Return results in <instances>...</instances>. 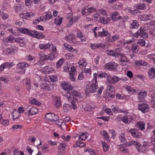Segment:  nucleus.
Wrapping results in <instances>:
<instances>
[{
	"mask_svg": "<svg viewBox=\"0 0 155 155\" xmlns=\"http://www.w3.org/2000/svg\"><path fill=\"white\" fill-rule=\"evenodd\" d=\"M80 94L76 91L68 92L65 95L68 102L71 104L72 108L74 110L77 109V106L74 99L75 101H77L78 98H80Z\"/></svg>",
	"mask_w": 155,
	"mask_h": 155,
	"instance_id": "nucleus-1",
	"label": "nucleus"
},
{
	"mask_svg": "<svg viewBox=\"0 0 155 155\" xmlns=\"http://www.w3.org/2000/svg\"><path fill=\"white\" fill-rule=\"evenodd\" d=\"M97 74L96 73L94 74V78L92 83L88 88H86L85 92L86 94L88 93L89 91L92 93H94L96 91L98 88L97 85Z\"/></svg>",
	"mask_w": 155,
	"mask_h": 155,
	"instance_id": "nucleus-2",
	"label": "nucleus"
},
{
	"mask_svg": "<svg viewBox=\"0 0 155 155\" xmlns=\"http://www.w3.org/2000/svg\"><path fill=\"white\" fill-rule=\"evenodd\" d=\"M30 66V65L29 64L25 62H24L23 63L19 62L17 65V67L18 69L21 70L22 71L21 73L22 74H24L25 73V68L28 67Z\"/></svg>",
	"mask_w": 155,
	"mask_h": 155,
	"instance_id": "nucleus-3",
	"label": "nucleus"
},
{
	"mask_svg": "<svg viewBox=\"0 0 155 155\" xmlns=\"http://www.w3.org/2000/svg\"><path fill=\"white\" fill-rule=\"evenodd\" d=\"M40 87L41 88L47 91H51L53 89L54 85L52 84H47L46 82L44 81L41 84Z\"/></svg>",
	"mask_w": 155,
	"mask_h": 155,
	"instance_id": "nucleus-4",
	"label": "nucleus"
},
{
	"mask_svg": "<svg viewBox=\"0 0 155 155\" xmlns=\"http://www.w3.org/2000/svg\"><path fill=\"white\" fill-rule=\"evenodd\" d=\"M132 145L136 146L137 149L138 151L140 150L142 147L141 145L138 141L131 140L127 143V146H129Z\"/></svg>",
	"mask_w": 155,
	"mask_h": 155,
	"instance_id": "nucleus-5",
	"label": "nucleus"
},
{
	"mask_svg": "<svg viewBox=\"0 0 155 155\" xmlns=\"http://www.w3.org/2000/svg\"><path fill=\"white\" fill-rule=\"evenodd\" d=\"M120 56V59L119 60L120 62V64L122 66H124L127 65V63L129 62L128 58L124 56L122 54H119L118 56Z\"/></svg>",
	"mask_w": 155,
	"mask_h": 155,
	"instance_id": "nucleus-6",
	"label": "nucleus"
},
{
	"mask_svg": "<svg viewBox=\"0 0 155 155\" xmlns=\"http://www.w3.org/2000/svg\"><path fill=\"white\" fill-rule=\"evenodd\" d=\"M138 109L143 113H145L148 111L149 108L148 106L145 104H140L138 105Z\"/></svg>",
	"mask_w": 155,
	"mask_h": 155,
	"instance_id": "nucleus-7",
	"label": "nucleus"
},
{
	"mask_svg": "<svg viewBox=\"0 0 155 155\" xmlns=\"http://www.w3.org/2000/svg\"><path fill=\"white\" fill-rule=\"evenodd\" d=\"M31 36L33 38L40 39L44 38L45 36L41 32H38L36 30H32Z\"/></svg>",
	"mask_w": 155,
	"mask_h": 155,
	"instance_id": "nucleus-8",
	"label": "nucleus"
},
{
	"mask_svg": "<svg viewBox=\"0 0 155 155\" xmlns=\"http://www.w3.org/2000/svg\"><path fill=\"white\" fill-rule=\"evenodd\" d=\"M62 88L65 91H68V92L73 89V87L69 83L64 82L61 84Z\"/></svg>",
	"mask_w": 155,
	"mask_h": 155,
	"instance_id": "nucleus-9",
	"label": "nucleus"
},
{
	"mask_svg": "<svg viewBox=\"0 0 155 155\" xmlns=\"http://www.w3.org/2000/svg\"><path fill=\"white\" fill-rule=\"evenodd\" d=\"M26 110L28 111L29 114L30 115L35 114L38 112L37 108L35 107H31V106H27Z\"/></svg>",
	"mask_w": 155,
	"mask_h": 155,
	"instance_id": "nucleus-10",
	"label": "nucleus"
},
{
	"mask_svg": "<svg viewBox=\"0 0 155 155\" xmlns=\"http://www.w3.org/2000/svg\"><path fill=\"white\" fill-rule=\"evenodd\" d=\"M107 80L109 83L111 84H115L120 81V78L115 76H114L112 78L110 76H109V77H108Z\"/></svg>",
	"mask_w": 155,
	"mask_h": 155,
	"instance_id": "nucleus-11",
	"label": "nucleus"
},
{
	"mask_svg": "<svg viewBox=\"0 0 155 155\" xmlns=\"http://www.w3.org/2000/svg\"><path fill=\"white\" fill-rule=\"evenodd\" d=\"M130 132L134 137L139 138L141 136V133L139 132L136 129L134 128L130 129Z\"/></svg>",
	"mask_w": 155,
	"mask_h": 155,
	"instance_id": "nucleus-12",
	"label": "nucleus"
},
{
	"mask_svg": "<svg viewBox=\"0 0 155 155\" xmlns=\"http://www.w3.org/2000/svg\"><path fill=\"white\" fill-rule=\"evenodd\" d=\"M111 15L112 20L114 21H116L122 18L121 16H119L118 13L117 12H113L111 14Z\"/></svg>",
	"mask_w": 155,
	"mask_h": 155,
	"instance_id": "nucleus-13",
	"label": "nucleus"
},
{
	"mask_svg": "<svg viewBox=\"0 0 155 155\" xmlns=\"http://www.w3.org/2000/svg\"><path fill=\"white\" fill-rule=\"evenodd\" d=\"M18 30L21 33L23 34H27L31 36L32 34V30L30 31L28 28H19Z\"/></svg>",
	"mask_w": 155,
	"mask_h": 155,
	"instance_id": "nucleus-14",
	"label": "nucleus"
},
{
	"mask_svg": "<svg viewBox=\"0 0 155 155\" xmlns=\"http://www.w3.org/2000/svg\"><path fill=\"white\" fill-rule=\"evenodd\" d=\"M139 35L141 37L146 38L148 37V34L143 28H140L139 29Z\"/></svg>",
	"mask_w": 155,
	"mask_h": 155,
	"instance_id": "nucleus-15",
	"label": "nucleus"
},
{
	"mask_svg": "<svg viewBox=\"0 0 155 155\" xmlns=\"http://www.w3.org/2000/svg\"><path fill=\"white\" fill-rule=\"evenodd\" d=\"M114 64L115 63L113 62H110L107 64L106 65V68L113 71H116V68L114 66Z\"/></svg>",
	"mask_w": 155,
	"mask_h": 155,
	"instance_id": "nucleus-16",
	"label": "nucleus"
},
{
	"mask_svg": "<svg viewBox=\"0 0 155 155\" xmlns=\"http://www.w3.org/2000/svg\"><path fill=\"white\" fill-rule=\"evenodd\" d=\"M147 95V92L145 91L143 92H140L138 94V97L139 101L142 102L144 99V98Z\"/></svg>",
	"mask_w": 155,
	"mask_h": 155,
	"instance_id": "nucleus-17",
	"label": "nucleus"
},
{
	"mask_svg": "<svg viewBox=\"0 0 155 155\" xmlns=\"http://www.w3.org/2000/svg\"><path fill=\"white\" fill-rule=\"evenodd\" d=\"M145 124L143 122H138L136 124V126L137 128H139L141 130H144L145 128Z\"/></svg>",
	"mask_w": 155,
	"mask_h": 155,
	"instance_id": "nucleus-18",
	"label": "nucleus"
},
{
	"mask_svg": "<svg viewBox=\"0 0 155 155\" xmlns=\"http://www.w3.org/2000/svg\"><path fill=\"white\" fill-rule=\"evenodd\" d=\"M51 45V44L49 43L46 44H40L39 45V48L41 49L46 50L49 48Z\"/></svg>",
	"mask_w": 155,
	"mask_h": 155,
	"instance_id": "nucleus-19",
	"label": "nucleus"
},
{
	"mask_svg": "<svg viewBox=\"0 0 155 155\" xmlns=\"http://www.w3.org/2000/svg\"><path fill=\"white\" fill-rule=\"evenodd\" d=\"M106 52L108 54L114 57H118L119 54V53L116 52V50L115 51L113 50H107Z\"/></svg>",
	"mask_w": 155,
	"mask_h": 155,
	"instance_id": "nucleus-20",
	"label": "nucleus"
},
{
	"mask_svg": "<svg viewBox=\"0 0 155 155\" xmlns=\"http://www.w3.org/2000/svg\"><path fill=\"white\" fill-rule=\"evenodd\" d=\"M109 18H104V16L101 17L99 20V21L104 24H107L109 22Z\"/></svg>",
	"mask_w": 155,
	"mask_h": 155,
	"instance_id": "nucleus-21",
	"label": "nucleus"
},
{
	"mask_svg": "<svg viewBox=\"0 0 155 155\" xmlns=\"http://www.w3.org/2000/svg\"><path fill=\"white\" fill-rule=\"evenodd\" d=\"M54 54L52 53L49 54L48 55H44V60L46 59L47 60H52L54 58Z\"/></svg>",
	"mask_w": 155,
	"mask_h": 155,
	"instance_id": "nucleus-22",
	"label": "nucleus"
},
{
	"mask_svg": "<svg viewBox=\"0 0 155 155\" xmlns=\"http://www.w3.org/2000/svg\"><path fill=\"white\" fill-rule=\"evenodd\" d=\"M149 77L150 78L152 79L155 78V68L150 69L148 72Z\"/></svg>",
	"mask_w": 155,
	"mask_h": 155,
	"instance_id": "nucleus-23",
	"label": "nucleus"
},
{
	"mask_svg": "<svg viewBox=\"0 0 155 155\" xmlns=\"http://www.w3.org/2000/svg\"><path fill=\"white\" fill-rule=\"evenodd\" d=\"M66 145L64 143H60V146L58 147V152H62L65 153L64 150Z\"/></svg>",
	"mask_w": 155,
	"mask_h": 155,
	"instance_id": "nucleus-24",
	"label": "nucleus"
},
{
	"mask_svg": "<svg viewBox=\"0 0 155 155\" xmlns=\"http://www.w3.org/2000/svg\"><path fill=\"white\" fill-rule=\"evenodd\" d=\"M139 49V47L137 44L134 43L132 45L131 50L132 52L137 53L138 52Z\"/></svg>",
	"mask_w": 155,
	"mask_h": 155,
	"instance_id": "nucleus-25",
	"label": "nucleus"
},
{
	"mask_svg": "<svg viewBox=\"0 0 155 155\" xmlns=\"http://www.w3.org/2000/svg\"><path fill=\"white\" fill-rule=\"evenodd\" d=\"M115 89L114 87L111 84H109L107 86V91L109 92L108 94H110V93H112L114 91Z\"/></svg>",
	"mask_w": 155,
	"mask_h": 155,
	"instance_id": "nucleus-26",
	"label": "nucleus"
},
{
	"mask_svg": "<svg viewBox=\"0 0 155 155\" xmlns=\"http://www.w3.org/2000/svg\"><path fill=\"white\" fill-rule=\"evenodd\" d=\"M54 101L55 103L54 105L55 107L57 108H59L61 106V100L58 97H56L54 99Z\"/></svg>",
	"mask_w": 155,
	"mask_h": 155,
	"instance_id": "nucleus-27",
	"label": "nucleus"
},
{
	"mask_svg": "<svg viewBox=\"0 0 155 155\" xmlns=\"http://www.w3.org/2000/svg\"><path fill=\"white\" fill-rule=\"evenodd\" d=\"M44 17L45 21L52 19L53 17L51 13L50 12H48L45 13H44Z\"/></svg>",
	"mask_w": 155,
	"mask_h": 155,
	"instance_id": "nucleus-28",
	"label": "nucleus"
},
{
	"mask_svg": "<svg viewBox=\"0 0 155 155\" xmlns=\"http://www.w3.org/2000/svg\"><path fill=\"white\" fill-rule=\"evenodd\" d=\"M20 114V113L16 109L14 110L12 112L13 119L14 120L18 118Z\"/></svg>",
	"mask_w": 155,
	"mask_h": 155,
	"instance_id": "nucleus-29",
	"label": "nucleus"
},
{
	"mask_svg": "<svg viewBox=\"0 0 155 155\" xmlns=\"http://www.w3.org/2000/svg\"><path fill=\"white\" fill-rule=\"evenodd\" d=\"M105 47V45L103 44H91V47L92 49H96L99 47L103 48Z\"/></svg>",
	"mask_w": 155,
	"mask_h": 155,
	"instance_id": "nucleus-30",
	"label": "nucleus"
},
{
	"mask_svg": "<svg viewBox=\"0 0 155 155\" xmlns=\"http://www.w3.org/2000/svg\"><path fill=\"white\" fill-rule=\"evenodd\" d=\"M139 25L137 21L136 20L133 21V22L130 25V28L134 29L137 28L139 27Z\"/></svg>",
	"mask_w": 155,
	"mask_h": 155,
	"instance_id": "nucleus-31",
	"label": "nucleus"
},
{
	"mask_svg": "<svg viewBox=\"0 0 155 155\" xmlns=\"http://www.w3.org/2000/svg\"><path fill=\"white\" fill-rule=\"evenodd\" d=\"M97 76L98 77H100V78H107V79L108 78V77H109V76L105 72H97Z\"/></svg>",
	"mask_w": 155,
	"mask_h": 155,
	"instance_id": "nucleus-32",
	"label": "nucleus"
},
{
	"mask_svg": "<svg viewBox=\"0 0 155 155\" xmlns=\"http://www.w3.org/2000/svg\"><path fill=\"white\" fill-rule=\"evenodd\" d=\"M77 37L80 38L82 41L86 40V38L81 32L78 31L77 33Z\"/></svg>",
	"mask_w": 155,
	"mask_h": 155,
	"instance_id": "nucleus-33",
	"label": "nucleus"
},
{
	"mask_svg": "<svg viewBox=\"0 0 155 155\" xmlns=\"http://www.w3.org/2000/svg\"><path fill=\"white\" fill-rule=\"evenodd\" d=\"M151 104L153 107H155V93H152L151 95Z\"/></svg>",
	"mask_w": 155,
	"mask_h": 155,
	"instance_id": "nucleus-34",
	"label": "nucleus"
},
{
	"mask_svg": "<svg viewBox=\"0 0 155 155\" xmlns=\"http://www.w3.org/2000/svg\"><path fill=\"white\" fill-rule=\"evenodd\" d=\"M112 109L113 112L115 113H118L120 111V112H122L123 110H120L119 109V108L117 106H115L114 105L112 106Z\"/></svg>",
	"mask_w": 155,
	"mask_h": 155,
	"instance_id": "nucleus-35",
	"label": "nucleus"
},
{
	"mask_svg": "<svg viewBox=\"0 0 155 155\" xmlns=\"http://www.w3.org/2000/svg\"><path fill=\"white\" fill-rule=\"evenodd\" d=\"M15 39V38L12 36H10L4 40V41L7 42H12Z\"/></svg>",
	"mask_w": 155,
	"mask_h": 155,
	"instance_id": "nucleus-36",
	"label": "nucleus"
},
{
	"mask_svg": "<svg viewBox=\"0 0 155 155\" xmlns=\"http://www.w3.org/2000/svg\"><path fill=\"white\" fill-rule=\"evenodd\" d=\"M30 102L31 104L36 105L37 106H39L41 104V102L36 100L34 98L31 101H30Z\"/></svg>",
	"mask_w": 155,
	"mask_h": 155,
	"instance_id": "nucleus-37",
	"label": "nucleus"
},
{
	"mask_svg": "<svg viewBox=\"0 0 155 155\" xmlns=\"http://www.w3.org/2000/svg\"><path fill=\"white\" fill-rule=\"evenodd\" d=\"M78 64L80 67V66L85 67L87 65V63L86 62V60L84 58H82L78 62Z\"/></svg>",
	"mask_w": 155,
	"mask_h": 155,
	"instance_id": "nucleus-38",
	"label": "nucleus"
},
{
	"mask_svg": "<svg viewBox=\"0 0 155 155\" xmlns=\"http://www.w3.org/2000/svg\"><path fill=\"white\" fill-rule=\"evenodd\" d=\"M108 35H109V34L107 31L106 30H104L103 29V31H102L101 33L99 35H98V36L100 37H101L108 36Z\"/></svg>",
	"mask_w": 155,
	"mask_h": 155,
	"instance_id": "nucleus-39",
	"label": "nucleus"
},
{
	"mask_svg": "<svg viewBox=\"0 0 155 155\" xmlns=\"http://www.w3.org/2000/svg\"><path fill=\"white\" fill-rule=\"evenodd\" d=\"M64 62V59L63 58L60 59L56 64V68H58L60 67L62 64Z\"/></svg>",
	"mask_w": 155,
	"mask_h": 155,
	"instance_id": "nucleus-40",
	"label": "nucleus"
},
{
	"mask_svg": "<svg viewBox=\"0 0 155 155\" xmlns=\"http://www.w3.org/2000/svg\"><path fill=\"white\" fill-rule=\"evenodd\" d=\"M112 40H110V37H108L107 38V41H108L109 42H113L114 41H115L117 40L118 39H119V36L118 35H115L114 36H113L112 37Z\"/></svg>",
	"mask_w": 155,
	"mask_h": 155,
	"instance_id": "nucleus-41",
	"label": "nucleus"
},
{
	"mask_svg": "<svg viewBox=\"0 0 155 155\" xmlns=\"http://www.w3.org/2000/svg\"><path fill=\"white\" fill-rule=\"evenodd\" d=\"M23 127V126L21 125H13L11 129L13 131H14L15 130H16L18 129H21Z\"/></svg>",
	"mask_w": 155,
	"mask_h": 155,
	"instance_id": "nucleus-42",
	"label": "nucleus"
},
{
	"mask_svg": "<svg viewBox=\"0 0 155 155\" xmlns=\"http://www.w3.org/2000/svg\"><path fill=\"white\" fill-rule=\"evenodd\" d=\"M53 114L52 113H49L46 114L45 117L46 119L48 120H50L51 121Z\"/></svg>",
	"mask_w": 155,
	"mask_h": 155,
	"instance_id": "nucleus-43",
	"label": "nucleus"
},
{
	"mask_svg": "<svg viewBox=\"0 0 155 155\" xmlns=\"http://www.w3.org/2000/svg\"><path fill=\"white\" fill-rule=\"evenodd\" d=\"M101 142L103 150L104 151L106 152L108 150V146L105 142H102V141Z\"/></svg>",
	"mask_w": 155,
	"mask_h": 155,
	"instance_id": "nucleus-44",
	"label": "nucleus"
},
{
	"mask_svg": "<svg viewBox=\"0 0 155 155\" xmlns=\"http://www.w3.org/2000/svg\"><path fill=\"white\" fill-rule=\"evenodd\" d=\"M138 9L140 10H144L146 8L145 4L144 3H140L137 6Z\"/></svg>",
	"mask_w": 155,
	"mask_h": 155,
	"instance_id": "nucleus-45",
	"label": "nucleus"
},
{
	"mask_svg": "<svg viewBox=\"0 0 155 155\" xmlns=\"http://www.w3.org/2000/svg\"><path fill=\"white\" fill-rule=\"evenodd\" d=\"M70 105L68 104H64L63 107L64 111L66 112H67L70 110Z\"/></svg>",
	"mask_w": 155,
	"mask_h": 155,
	"instance_id": "nucleus-46",
	"label": "nucleus"
},
{
	"mask_svg": "<svg viewBox=\"0 0 155 155\" xmlns=\"http://www.w3.org/2000/svg\"><path fill=\"white\" fill-rule=\"evenodd\" d=\"M74 38V36L73 34H71L69 35L68 36L65 37V39L68 40L69 41H72V39Z\"/></svg>",
	"mask_w": 155,
	"mask_h": 155,
	"instance_id": "nucleus-47",
	"label": "nucleus"
},
{
	"mask_svg": "<svg viewBox=\"0 0 155 155\" xmlns=\"http://www.w3.org/2000/svg\"><path fill=\"white\" fill-rule=\"evenodd\" d=\"M62 18H55L54 19V23L57 25H59L62 21Z\"/></svg>",
	"mask_w": 155,
	"mask_h": 155,
	"instance_id": "nucleus-48",
	"label": "nucleus"
},
{
	"mask_svg": "<svg viewBox=\"0 0 155 155\" xmlns=\"http://www.w3.org/2000/svg\"><path fill=\"white\" fill-rule=\"evenodd\" d=\"M0 123L4 126H6L9 124V120L3 119Z\"/></svg>",
	"mask_w": 155,
	"mask_h": 155,
	"instance_id": "nucleus-49",
	"label": "nucleus"
},
{
	"mask_svg": "<svg viewBox=\"0 0 155 155\" xmlns=\"http://www.w3.org/2000/svg\"><path fill=\"white\" fill-rule=\"evenodd\" d=\"M87 137V136L86 134L83 133L79 136L78 139H81V140H85Z\"/></svg>",
	"mask_w": 155,
	"mask_h": 155,
	"instance_id": "nucleus-50",
	"label": "nucleus"
},
{
	"mask_svg": "<svg viewBox=\"0 0 155 155\" xmlns=\"http://www.w3.org/2000/svg\"><path fill=\"white\" fill-rule=\"evenodd\" d=\"M5 51H6V53L8 54H10L12 53H13L14 52L13 49L12 48H7L5 49Z\"/></svg>",
	"mask_w": 155,
	"mask_h": 155,
	"instance_id": "nucleus-51",
	"label": "nucleus"
},
{
	"mask_svg": "<svg viewBox=\"0 0 155 155\" xmlns=\"http://www.w3.org/2000/svg\"><path fill=\"white\" fill-rule=\"evenodd\" d=\"M101 134L104 137L105 139L107 140L108 139L109 137L108 133L105 131H103L101 132Z\"/></svg>",
	"mask_w": 155,
	"mask_h": 155,
	"instance_id": "nucleus-52",
	"label": "nucleus"
},
{
	"mask_svg": "<svg viewBox=\"0 0 155 155\" xmlns=\"http://www.w3.org/2000/svg\"><path fill=\"white\" fill-rule=\"evenodd\" d=\"M94 108V107L89 104H87L85 107V109L87 111H89L92 110Z\"/></svg>",
	"mask_w": 155,
	"mask_h": 155,
	"instance_id": "nucleus-53",
	"label": "nucleus"
},
{
	"mask_svg": "<svg viewBox=\"0 0 155 155\" xmlns=\"http://www.w3.org/2000/svg\"><path fill=\"white\" fill-rule=\"evenodd\" d=\"M137 44H139L141 46H144L145 44V41L143 39H140L138 41Z\"/></svg>",
	"mask_w": 155,
	"mask_h": 155,
	"instance_id": "nucleus-54",
	"label": "nucleus"
},
{
	"mask_svg": "<svg viewBox=\"0 0 155 155\" xmlns=\"http://www.w3.org/2000/svg\"><path fill=\"white\" fill-rule=\"evenodd\" d=\"M0 15L2 17V18L4 19H6L8 18V15L3 12H0Z\"/></svg>",
	"mask_w": 155,
	"mask_h": 155,
	"instance_id": "nucleus-55",
	"label": "nucleus"
},
{
	"mask_svg": "<svg viewBox=\"0 0 155 155\" xmlns=\"http://www.w3.org/2000/svg\"><path fill=\"white\" fill-rule=\"evenodd\" d=\"M26 15L27 16V18H33L35 16V14L32 12H27Z\"/></svg>",
	"mask_w": 155,
	"mask_h": 155,
	"instance_id": "nucleus-56",
	"label": "nucleus"
},
{
	"mask_svg": "<svg viewBox=\"0 0 155 155\" xmlns=\"http://www.w3.org/2000/svg\"><path fill=\"white\" fill-rule=\"evenodd\" d=\"M86 152H88L91 155H95L96 154L94 150L91 149H87Z\"/></svg>",
	"mask_w": 155,
	"mask_h": 155,
	"instance_id": "nucleus-57",
	"label": "nucleus"
},
{
	"mask_svg": "<svg viewBox=\"0 0 155 155\" xmlns=\"http://www.w3.org/2000/svg\"><path fill=\"white\" fill-rule=\"evenodd\" d=\"M52 115L53 118H52V122H54L58 120L59 117L58 115H55L54 114H52Z\"/></svg>",
	"mask_w": 155,
	"mask_h": 155,
	"instance_id": "nucleus-58",
	"label": "nucleus"
},
{
	"mask_svg": "<svg viewBox=\"0 0 155 155\" xmlns=\"http://www.w3.org/2000/svg\"><path fill=\"white\" fill-rule=\"evenodd\" d=\"M12 63L10 64L8 63H5L3 64L5 68H11L12 66V65L11 64Z\"/></svg>",
	"mask_w": 155,
	"mask_h": 155,
	"instance_id": "nucleus-59",
	"label": "nucleus"
},
{
	"mask_svg": "<svg viewBox=\"0 0 155 155\" xmlns=\"http://www.w3.org/2000/svg\"><path fill=\"white\" fill-rule=\"evenodd\" d=\"M64 46L66 48V49L68 50L72 51H73V48L70 45H67L65 46V44H64Z\"/></svg>",
	"mask_w": 155,
	"mask_h": 155,
	"instance_id": "nucleus-60",
	"label": "nucleus"
},
{
	"mask_svg": "<svg viewBox=\"0 0 155 155\" xmlns=\"http://www.w3.org/2000/svg\"><path fill=\"white\" fill-rule=\"evenodd\" d=\"M150 34L153 35H155V27H152L150 30Z\"/></svg>",
	"mask_w": 155,
	"mask_h": 155,
	"instance_id": "nucleus-61",
	"label": "nucleus"
},
{
	"mask_svg": "<svg viewBox=\"0 0 155 155\" xmlns=\"http://www.w3.org/2000/svg\"><path fill=\"white\" fill-rule=\"evenodd\" d=\"M87 10V9H86V7H84L83 9L81 10V13L83 15H87L88 14L87 12L86 11Z\"/></svg>",
	"mask_w": 155,
	"mask_h": 155,
	"instance_id": "nucleus-62",
	"label": "nucleus"
},
{
	"mask_svg": "<svg viewBox=\"0 0 155 155\" xmlns=\"http://www.w3.org/2000/svg\"><path fill=\"white\" fill-rule=\"evenodd\" d=\"M120 150L122 152L126 153L128 152V150L127 148L124 147H121L120 148Z\"/></svg>",
	"mask_w": 155,
	"mask_h": 155,
	"instance_id": "nucleus-63",
	"label": "nucleus"
},
{
	"mask_svg": "<svg viewBox=\"0 0 155 155\" xmlns=\"http://www.w3.org/2000/svg\"><path fill=\"white\" fill-rule=\"evenodd\" d=\"M50 79L53 82H54L57 80V76H51L50 77Z\"/></svg>",
	"mask_w": 155,
	"mask_h": 155,
	"instance_id": "nucleus-64",
	"label": "nucleus"
}]
</instances>
